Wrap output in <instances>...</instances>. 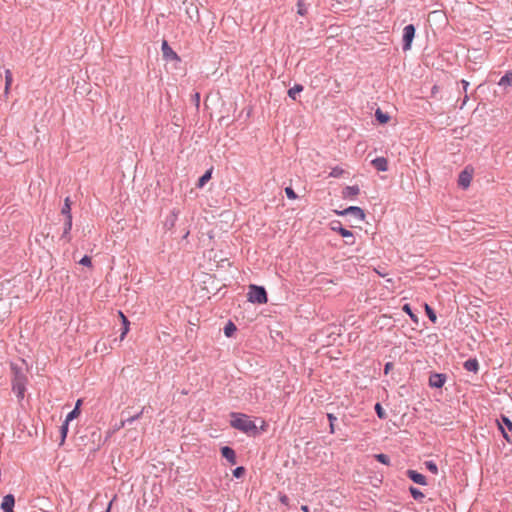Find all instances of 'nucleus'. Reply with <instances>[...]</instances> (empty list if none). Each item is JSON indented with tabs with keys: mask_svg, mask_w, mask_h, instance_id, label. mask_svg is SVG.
Listing matches in <instances>:
<instances>
[{
	"mask_svg": "<svg viewBox=\"0 0 512 512\" xmlns=\"http://www.w3.org/2000/svg\"><path fill=\"white\" fill-rule=\"evenodd\" d=\"M231 421L230 425L243 433L247 434H256L257 433V426L256 424L249 418V416L238 413V412H232L230 414Z\"/></svg>",
	"mask_w": 512,
	"mask_h": 512,
	"instance_id": "1",
	"label": "nucleus"
},
{
	"mask_svg": "<svg viewBox=\"0 0 512 512\" xmlns=\"http://www.w3.org/2000/svg\"><path fill=\"white\" fill-rule=\"evenodd\" d=\"M248 300L251 303L264 304L267 302V293L264 287L250 285L248 292Z\"/></svg>",
	"mask_w": 512,
	"mask_h": 512,
	"instance_id": "2",
	"label": "nucleus"
},
{
	"mask_svg": "<svg viewBox=\"0 0 512 512\" xmlns=\"http://www.w3.org/2000/svg\"><path fill=\"white\" fill-rule=\"evenodd\" d=\"M415 26L413 24H408L403 29L402 35V49L403 51H408L411 49L413 39L415 37Z\"/></svg>",
	"mask_w": 512,
	"mask_h": 512,
	"instance_id": "3",
	"label": "nucleus"
},
{
	"mask_svg": "<svg viewBox=\"0 0 512 512\" xmlns=\"http://www.w3.org/2000/svg\"><path fill=\"white\" fill-rule=\"evenodd\" d=\"M473 177V169L469 166L465 167L458 176V185L463 188L467 189L472 181Z\"/></svg>",
	"mask_w": 512,
	"mask_h": 512,
	"instance_id": "4",
	"label": "nucleus"
},
{
	"mask_svg": "<svg viewBox=\"0 0 512 512\" xmlns=\"http://www.w3.org/2000/svg\"><path fill=\"white\" fill-rule=\"evenodd\" d=\"M331 229L335 232H338L343 238H346L347 244H353L354 243V235L353 233L344 228L342 224L338 221H334L331 223Z\"/></svg>",
	"mask_w": 512,
	"mask_h": 512,
	"instance_id": "5",
	"label": "nucleus"
},
{
	"mask_svg": "<svg viewBox=\"0 0 512 512\" xmlns=\"http://www.w3.org/2000/svg\"><path fill=\"white\" fill-rule=\"evenodd\" d=\"M447 380V375L444 373H431L429 376V386L431 388H437L440 389L444 386Z\"/></svg>",
	"mask_w": 512,
	"mask_h": 512,
	"instance_id": "6",
	"label": "nucleus"
},
{
	"mask_svg": "<svg viewBox=\"0 0 512 512\" xmlns=\"http://www.w3.org/2000/svg\"><path fill=\"white\" fill-rule=\"evenodd\" d=\"M339 215H349L357 220L362 221L365 217L364 211L357 206H350L343 211L337 212Z\"/></svg>",
	"mask_w": 512,
	"mask_h": 512,
	"instance_id": "7",
	"label": "nucleus"
},
{
	"mask_svg": "<svg viewBox=\"0 0 512 512\" xmlns=\"http://www.w3.org/2000/svg\"><path fill=\"white\" fill-rule=\"evenodd\" d=\"M26 382L27 380L22 381L21 379H18L17 381H12V390L16 394L19 401L23 400L24 398V394L26 391Z\"/></svg>",
	"mask_w": 512,
	"mask_h": 512,
	"instance_id": "8",
	"label": "nucleus"
},
{
	"mask_svg": "<svg viewBox=\"0 0 512 512\" xmlns=\"http://www.w3.org/2000/svg\"><path fill=\"white\" fill-rule=\"evenodd\" d=\"M163 58L166 60H180L177 53L169 46L168 42L164 40L161 46Z\"/></svg>",
	"mask_w": 512,
	"mask_h": 512,
	"instance_id": "9",
	"label": "nucleus"
},
{
	"mask_svg": "<svg viewBox=\"0 0 512 512\" xmlns=\"http://www.w3.org/2000/svg\"><path fill=\"white\" fill-rule=\"evenodd\" d=\"M406 475L411 481H413L416 484H419V485L427 484L425 475H423L422 473H419L416 470L408 469L406 471Z\"/></svg>",
	"mask_w": 512,
	"mask_h": 512,
	"instance_id": "10",
	"label": "nucleus"
},
{
	"mask_svg": "<svg viewBox=\"0 0 512 512\" xmlns=\"http://www.w3.org/2000/svg\"><path fill=\"white\" fill-rule=\"evenodd\" d=\"M15 504V498L12 494H7L3 497L2 503H1V509L3 512H13Z\"/></svg>",
	"mask_w": 512,
	"mask_h": 512,
	"instance_id": "11",
	"label": "nucleus"
},
{
	"mask_svg": "<svg viewBox=\"0 0 512 512\" xmlns=\"http://www.w3.org/2000/svg\"><path fill=\"white\" fill-rule=\"evenodd\" d=\"M221 455L231 465H235L236 464V454H235V451L231 447H229V446L222 447L221 448Z\"/></svg>",
	"mask_w": 512,
	"mask_h": 512,
	"instance_id": "12",
	"label": "nucleus"
},
{
	"mask_svg": "<svg viewBox=\"0 0 512 512\" xmlns=\"http://www.w3.org/2000/svg\"><path fill=\"white\" fill-rule=\"evenodd\" d=\"M360 192V188L358 185L346 186L342 191V196L344 199H353Z\"/></svg>",
	"mask_w": 512,
	"mask_h": 512,
	"instance_id": "13",
	"label": "nucleus"
},
{
	"mask_svg": "<svg viewBox=\"0 0 512 512\" xmlns=\"http://www.w3.org/2000/svg\"><path fill=\"white\" fill-rule=\"evenodd\" d=\"M11 371L13 375L12 381H17L18 379H21L22 381L27 380V377L23 372L22 367L18 366L17 364L11 363Z\"/></svg>",
	"mask_w": 512,
	"mask_h": 512,
	"instance_id": "14",
	"label": "nucleus"
},
{
	"mask_svg": "<svg viewBox=\"0 0 512 512\" xmlns=\"http://www.w3.org/2000/svg\"><path fill=\"white\" fill-rule=\"evenodd\" d=\"M178 216H179V210H176V209L172 210L170 215L167 216V218L164 222V226L167 229H172L175 226Z\"/></svg>",
	"mask_w": 512,
	"mask_h": 512,
	"instance_id": "15",
	"label": "nucleus"
},
{
	"mask_svg": "<svg viewBox=\"0 0 512 512\" xmlns=\"http://www.w3.org/2000/svg\"><path fill=\"white\" fill-rule=\"evenodd\" d=\"M463 367L469 372L477 373L479 371V362L476 358H469L464 362Z\"/></svg>",
	"mask_w": 512,
	"mask_h": 512,
	"instance_id": "16",
	"label": "nucleus"
},
{
	"mask_svg": "<svg viewBox=\"0 0 512 512\" xmlns=\"http://www.w3.org/2000/svg\"><path fill=\"white\" fill-rule=\"evenodd\" d=\"M72 229V216H68L65 218L64 229L61 238L65 239L67 242L70 241V231Z\"/></svg>",
	"mask_w": 512,
	"mask_h": 512,
	"instance_id": "17",
	"label": "nucleus"
},
{
	"mask_svg": "<svg viewBox=\"0 0 512 512\" xmlns=\"http://www.w3.org/2000/svg\"><path fill=\"white\" fill-rule=\"evenodd\" d=\"M512 84V71H507L499 80L498 85L507 87Z\"/></svg>",
	"mask_w": 512,
	"mask_h": 512,
	"instance_id": "18",
	"label": "nucleus"
},
{
	"mask_svg": "<svg viewBox=\"0 0 512 512\" xmlns=\"http://www.w3.org/2000/svg\"><path fill=\"white\" fill-rule=\"evenodd\" d=\"M409 492L413 499L416 501L422 502L423 499L425 498L424 493L414 486L409 487Z\"/></svg>",
	"mask_w": 512,
	"mask_h": 512,
	"instance_id": "19",
	"label": "nucleus"
},
{
	"mask_svg": "<svg viewBox=\"0 0 512 512\" xmlns=\"http://www.w3.org/2000/svg\"><path fill=\"white\" fill-rule=\"evenodd\" d=\"M402 310H403L404 312H406V313L410 316L411 320H412L415 324H418V323H419V318H418L417 314L413 312V310H412V308H411L410 304H408V303L403 304V306H402Z\"/></svg>",
	"mask_w": 512,
	"mask_h": 512,
	"instance_id": "20",
	"label": "nucleus"
},
{
	"mask_svg": "<svg viewBox=\"0 0 512 512\" xmlns=\"http://www.w3.org/2000/svg\"><path fill=\"white\" fill-rule=\"evenodd\" d=\"M212 170H207L198 180L197 187L202 188L211 179Z\"/></svg>",
	"mask_w": 512,
	"mask_h": 512,
	"instance_id": "21",
	"label": "nucleus"
},
{
	"mask_svg": "<svg viewBox=\"0 0 512 512\" xmlns=\"http://www.w3.org/2000/svg\"><path fill=\"white\" fill-rule=\"evenodd\" d=\"M119 315H120V317L122 319V324H123L122 333H121V336H120V338L122 340L125 337V335L128 333V331H129V324L130 323H129L128 319L125 317V315L121 311H119Z\"/></svg>",
	"mask_w": 512,
	"mask_h": 512,
	"instance_id": "22",
	"label": "nucleus"
},
{
	"mask_svg": "<svg viewBox=\"0 0 512 512\" xmlns=\"http://www.w3.org/2000/svg\"><path fill=\"white\" fill-rule=\"evenodd\" d=\"M303 86L301 84H295L292 88L288 90V96L293 100L296 99V95L303 91Z\"/></svg>",
	"mask_w": 512,
	"mask_h": 512,
	"instance_id": "23",
	"label": "nucleus"
},
{
	"mask_svg": "<svg viewBox=\"0 0 512 512\" xmlns=\"http://www.w3.org/2000/svg\"><path fill=\"white\" fill-rule=\"evenodd\" d=\"M424 308H425V312H426V315L429 318V320L432 323H436L437 315H436V312L434 311V309L431 306H429L428 304H424Z\"/></svg>",
	"mask_w": 512,
	"mask_h": 512,
	"instance_id": "24",
	"label": "nucleus"
},
{
	"mask_svg": "<svg viewBox=\"0 0 512 512\" xmlns=\"http://www.w3.org/2000/svg\"><path fill=\"white\" fill-rule=\"evenodd\" d=\"M61 213L65 216V218H67L68 216H72L71 215V202H70L69 197H67L65 199L64 205L61 209Z\"/></svg>",
	"mask_w": 512,
	"mask_h": 512,
	"instance_id": "25",
	"label": "nucleus"
},
{
	"mask_svg": "<svg viewBox=\"0 0 512 512\" xmlns=\"http://www.w3.org/2000/svg\"><path fill=\"white\" fill-rule=\"evenodd\" d=\"M501 424L504 427H506L509 431H512V420L506 416L501 415L500 422H498V425Z\"/></svg>",
	"mask_w": 512,
	"mask_h": 512,
	"instance_id": "26",
	"label": "nucleus"
},
{
	"mask_svg": "<svg viewBox=\"0 0 512 512\" xmlns=\"http://www.w3.org/2000/svg\"><path fill=\"white\" fill-rule=\"evenodd\" d=\"M13 77L9 69L5 70V93L7 94L12 84Z\"/></svg>",
	"mask_w": 512,
	"mask_h": 512,
	"instance_id": "27",
	"label": "nucleus"
},
{
	"mask_svg": "<svg viewBox=\"0 0 512 512\" xmlns=\"http://www.w3.org/2000/svg\"><path fill=\"white\" fill-rule=\"evenodd\" d=\"M371 163L378 171H384V157H377Z\"/></svg>",
	"mask_w": 512,
	"mask_h": 512,
	"instance_id": "28",
	"label": "nucleus"
},
{
	"mask_svg": "<svg viewBox=\"0 0 512 512\" xmlns=\"http://www.w3.org/2000/svg\"><path fill=\"white\" fill-rule=\"evenodd\" d=\"M236 331V326L234 325V323H232L231 321H229L225 327H224V334L227 336V337H231L234 332Z\"/></svg>",
	"mask_w": 512,
	"mask_h": 512,
	"instance_id": "29",
	"label": "nucleus"
},
{
	"mask_svg": "<svg viewBox=\"0 0 512 512\" xmlns=\"http://www.w3.org/2000/svg\"><path fill=\"white\" fill-rule=\"evenodd\" d=\"M68 423L67 421H64L63 424L61 425L60 427V434H61V441H60V445H62L67 437V433H68Z\"/></svg>",
	"mask_w": 512,
	"mask_h": 512,
	"instance_id": "30",
	"label": "nucleus"
},
{
	"mask_svg": "<svg viewBox=\"0 0 512 512\" xmlns=\"http://www.w3.org/2000/svg\"><path fill=\"white\" fill-rule=\"evenodd\" d=\"M80 414V409H78V407H74V409L69 412L65 418V421H67V423L69 424L70 421L74 420L75 418H77Z\"/></svg>",
	"mask_w": 512,
	"mask_h": 512,
	"instance_id": "31",
	"label": "nucleus"
},
{
	"mask_svg": "<svg viewBox=\"0 0 512 512\" xmlns=\"http://www.w3.org/2000/svg\"><path fill=\"white\" fill-rule=\"evenodd\" d=\"M145 407H143L137 414L125 418V422H128V424H132L134 421L141 418V416L144 414Z\"/></svg>",
	"mask_w": 512,
	"mask_h": 512,
	"instance_id": "32",
	"label": "nucleus"
},
{
	"mask_svg": "<svg viewBox=\"0 0 512 512\" xmlns=\"http://www.w3.org/2000/svg\"><path fill=\"white\" fill-rule=\"evenodd\" d=\"M425 466L433 474H437L438 473V466H437V464L434 461H432V460L426 461L425 462Z\"/></svg>",
	"mask_w": 512,
	"mask_h": 512,
	"instance_id": "33",
	"label": "nucleus"
},
{
	"mask_svg": "<svg viewBox=\"0 0 512 512\" xmlns=\"http://www.w3.org/2000/svg\"><path fill=\"white\" fill-rule=\"evenodd\" d=\"M244 473H245V468L242 467V466L236 467L233 470V476L236 477V478L242 477L244 475Z\"/></svg>",
	"mask_w": 512,
	"mask_h": 512,
	"instance_id": "34",
	"label": "nucleus"
},
{
	"mask_svg": "<svg viewBox=\"0 0 512 512\" xmlns=\"http://www.w3.org/2000/svg\"><path fill=\"white\" fill-rule=\"evenodd\" d=\"M285 194L289 199H292V200H294L298 197L297 194L295 193V191L291 187L285 188Z\"/></svg>",
	"mask_w": 512,
	"mask_h": 512,
	"instance_id": "35",
	"label": "nucleus"
},
{
	"mask_svg": "<svg viewBox=\"0 0 512 512\" xmlns=\"http://www.w3.org/2000/svg\"><path fill=\"white\" fill-rule=\"evenodd\" d=\"M375 410L379 418H384V408L380 402L375 404Z\"/></svg>",
	"mask_w": 512,
	"mask_h": 512,
	"instance_id": "36",
	"label": "nucleus"
},
{
	"mask_svg": "<svg viewBox=\"0 0 512 512\" xmlns=\"http://www.w3.org/2000/svg\"><path fill=\"white\" fill-rule=\"evenodd\" d=\"M375 115L378 122L384 124V112L380 108L376 110Z\"/></svg>",
	"mask_w": 512,
	"mask_h": 512,
	"instance_id": "37",
	"label": "nucleus"
},
{
	"mask_svg": "<svg viewBox=\"0 0 512 512\" xmlns=\"http://www.w3.org/2000/svg\"><path fill=\"white\" fill-rule=\"evenodd\" d=\"M327 417L330 423V432L334 433V422L337 420V418L331 413H329Z\"/></svg>",
	"mask_w": 512,
	"mask_h": 512,
	"instance_id": "38",
	"label": "nucleus"
},
{
	"mask_svg": "<svg viewBox=\"0 0 512 512\" xmlns=\"http://www.w3.org/2000/svg\"><path fill=\"white\" fill-rule=\"evenodd\" d=\"M499 430L501 431L503 438H504L508 443H512V439H511V437H510V436H509V434L505 431V429L503 428V426H502L501 424H499Z\"/></svg>",
	"mask_w": 512,
	"mask_h": 512,
	"instance_id": "39",
	"label": "nucleus"
},
{
	"mask_svg": "<svg viewBox=\"0 0 512 512\" xmlns=\"http://www.w3.org/2000/svg\"><path fill=\"white\" fill-rule=\"evenodd\" d=\"M297 7H298V13L300 15H304L306 13V7H305V4H304V2L302 0L298 1Z\"/></svg>",
	"mask_w": 512,
	"mask_h": 512,
	"instance_id": "40",
	"label": "nucleus"
},
{
	"mask_svg": "<svg viewBox=\"0 0 512 512\" xmlns=\"http://www.w3.org/2000/svg\"><path fill=\"white\" fill-rule=\"evenodd\" d=\"M342 173L343 170L340 167H334L330 172V176L336 178L339 177Z\"/></svg>",
	"mask_w": 512,
	"mask_h": 512,
	"instance_id": "41",
	"label": "nucleus"
},
{
	"mask_svg": "<svg viewBox=\"0 0 512 512\" xmlns=\"http://www.w3.org/2000/svg\"><path fill=\"white\" fill-rule=\"evenodd\" d=\"M79 264L83 265V266H91V258L87 255H85L84 257L81 258V260L79 261Z\"/></svg>",
	"mask_w": 512,
	"mask_h": 512,
	"instance_id": "42",
	"label": "nucleus"
},
{
	"mask_svg": "<svg viewBox=\"0 0 512 512\" xmlns=\"http://www.w3.org/2000/svg\"><path fill=\"white\" fill-rule=\"evenodd\" d=\"M393 506H397V504L386 499V510L397 512L396 509H393Z\"/></svg>",
	"mask_w": 512,
	"mask_h": 512,
	"instance_id": "43",
	"label": "nucleus"
},
{
	"mask_svg": "<svg viewBox=\"0 0 512 512\" xmlns=\"http://www.w3.org/2000/svg\"><path fill=\"white\" fill-rule=\"evenodd\" d=\"M280 502L285 504V505H288V502H289V498L287 495H281L280 498H279Z\"/></svg>",
	"mask_w": 512,
	"mask_h": 512,
	"instance_id": "44",
	"label": "nucleus"
},
{
	"mask_svg": "<svg viewBox=\"0 0 512 512\" xmlns=\"http://www.w3.org/2000/svg\"><path fill=\"white\" fill-rule=\"evenodd\" d=\"M461 84H462V86H463V91H464V92H465V94H466V93H467V88H468V86H469V82H468L467 80H465V79H462V80H461Z\"/></svg>",
	"mask_w": 512,
	"mask_h": 512,
	"instance_id": "45",
	"label": "nucleus"
},
{
	"mask_svg": "<svg viewBox=\"0 0 512 512\" xmlns=\"http://www.w3.org/2000/svg\"><path fill=\"white\" fill-rule=\"evenodd\" d=\"M375 458L382 464H384V453L375 455Z\"/></svg>",
	"mask_w": 512,
	"mask_h": 512,
	"instance_id": "46",
	"label": "nucleus"
},
{
	"mask_svg": "<svg viewBox=\"0 0 512 512\" xmlns=\"http://www.w3.org/2000/svg\"><path fill=\"white\" fill-rule=\"evenodd\" d=\"M393 363L386 362V375L389 373V371L392 369Z\"/></svg>",
	"mask_w": 512,
	"mask_h": 512,
	"instance_id": "47",
	"label": "nucleus"
},
{
	"mask_svg": "<svg viewBox=\"0 0 512 512\" xmlns=\"http://www.w3.org/2000/svg\"><path fill=\"white\" fill-rule=\"evenodd\" d=\"M438 90H439V87H438V86H436V85H434V86L432 87V90H431L432 95H435V94L438 92Z\"/></svg>",
	"mask_w": 512,
	"mask_h": 512,
	"instance_id": "48",
	"label": "nucleus"
},
{
	"mask_svg": "<svg viewBox=\"0 0 512 512\" xmlns=\"http://www.w3.org/2000/svg\"><path fill=\"white\" fill-rule=\"evenodd\" d=\"M467 100H468V95H467V93H466V94H465V96H464V99H463V102H462V104H461L460 108H463V106L466 104Z\"/></svg>",
	"mask_w": 512,
	"mask_h": 512,
	"instance_id": "49",
	"label": "nucleus"
},
{
	"mask_svg": "<svg viewBox=\"0 0 512 512\" xmlns=\"http://www.w3.org/2000/svg\"><path fill=\"white\" fill-rule=\"evenodd\" d=\"M125 425H129V424H128V422H125V419H123V420L121 421V423H120L119 428H122V427H124Z\"/></svg>",
	"mask_w": 512,
	"mask_h": 512,
	"instance_id": "50",
	"label": "nucleus"
},
{
	"mask_svg": "<svg viewBox=\"0 0 512 512\" xmlns=\"http://www.w3.org/2000/svg\"><path fill=\"white\" fill-rule=\"evenodd\" d=\"M301 509L303 512H309V508L307 506H302Z\"/></svg>",
	"mask_w": 512,
	"mask_h": 512,
	"instance_id": "51",
	"label": "nucleus"
},
{
	"mask_svg": "<svg viewBox=\"0 0 512 512\" xmlns=\"http://www.w3.org/2000/svg\"><path fill=\"white\" fill-rule=\"evenodd\" d=\"M385 119H386V124L389 122L390 120V116L388 115V113L386 112V116H385Z\"/></svg>",
	"mask_w": 512,
	"mask_h": 512,
	"instance_id": "52",
	"label": "nucleus"
},
{
	"mask_svg": "<svg viewBox=\"0 0 512 512\" xmlns=\"http://www.w3.org/2000/svg\"><path fill=\"white\" fill-rule=\"evenodd\" d=\"M385 463H386V466H388L390 464V460H389V458L387 456H386Z\"/></svg>",
	"mask_w": 512,
	"mask_h": 512,
	"instance_id": "53",
	"label": "nucleus"
},
{
	"mask_svg": "<svg viewBox=\"0 0 512 512\" xmlns=\"http://www.w3.org/2000/svg\"><path fill=\"white\" fill-rule=\"evenodd\" d=\"M80 405H81V400H78V401H77V403H76V405H75V407H78V408H79V407H80Z\"/></svg>",
	"mask_w": 512,
	"mask_h": 512,
	"instance_id": "54",
	"label": "nucleus"
},
{
	"mask_svg": "<svg viewBox=\"0 0 512 512\" xmlns=\"http://www.w3.org/2000/svg\"><path fill=\"white\" fill-rule=\"evenodd\" d=\"M110 506H111V502L109 503V506L107 508V510L105 512H109L110 511Z\"/></svg>",
	"mask_w": 512,
	"mask_h": 512,
	"instance_id": "55",
	"label": "nucleus"
},
{
	"mask_svg": "<svg viewBox=\"0 0 512 512\" xmlns=\"http://www.w3.org/2000/svg\"><path fill=\"white\" fill-rule=\"evenodd\" d=\"M194 99H199V94L196 93V96H194Z\"/></svg>",
	"mask_w": 512,
	"mask_h": 512,
	"instance_id": "56",
	"label": "nucleus"
},
{
	"mask_svg": "<svg viewBox=\"0 0 512 512\" xmlns=\"http://www.w3.org/2000/svg\"><path fill=\"white\" fill-rule=\"evenodd\" d=\"M194 99H199V94L196 93V96H194Z\"/></svg>",
	"mask_w": 512,
	"mask_h": 512,
	"instance_id": "57",
	"label": "nucleus"
},
{
	"mask_svg": "<svg viewBox=\"0 0 512 512\" xmlns=\"http://www.w3.org/2000/svg\"><path fill=\"white\" fill-rule=\"evenodd\" d=\"M385 318H386V319H387V318H391V315H387V314H386V315H385Z\"/></svg>",
	"mask_w": 512,
	"mask_h": 512,
	"instance_id": "58",
	"label": "nucleus"
},
{
	"mask_svg": "<svg viewBox=\"0 0 512 512\" xmlns=\"http://www.w3.org/2000/svg\"><path fill=\"white\" fill-rule=\"evenodd\" d=\"M385 318H386V319H387V318H391V315H387V314H386V315H385Z\"/></svg>",
	"mask_w": 512,
	"mask_h": 512,
	"instance_id": "59",
	"label": "nucleus"
}]
</instances>
